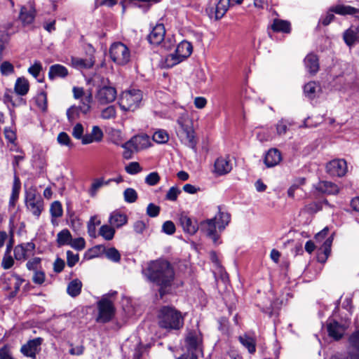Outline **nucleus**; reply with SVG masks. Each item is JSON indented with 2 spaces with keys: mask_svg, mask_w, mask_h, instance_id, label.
Instances as JSON below:
<instances>
[{
  "mask_svg": "<svg viewBox=\"0 0 359 359\" xmlns=\"http://www.w3.org/2000/svg\"><path fill=\"white\" fill-rule=\"evenodd\" d=\"M148 278L161 287L159 292L163 295L174 279V271L170 264L164 260L151 262L147 269Z\"/></svg>",
  "mask_w": 359,
  "mask_h": 359,
  "instance_id": "obj_1",
  "label": "nucleus"
},
{
  "mask_svg": "<svg viewBox=\"0 0 359 359\" xmlns=\"http://www.w3.org/2000/svg\"><path fill=\"white\" fill-rule=\"evenodd\" d=\"M175 128L177 136L182 144L196 151L198 139L194 128V123L187 113H182L177 119Z\"/></svg>",
  "mask_w": 359,
  "mask_h": 359,
  "instance_id": "obj_2",
  "label": "nucleus"
},
{
  "mask_svg": "<svg viewBox=\"0 0 359 359\" xmlns=\"http://www.w3.org/2000/svg\"><path fill=\"white\" fill-rule=\"evenodd\" d=\"M158 323L161 328L168 332L179 330L184 325V316L175 308L164 306L158 311Z\"/></svg>",
  "mask_w": 359,
  "mask_h": 359,
  "instance_id": "obj_3",
  "label": "nucleus"
},
{
  "mask_svg": "<svg viewBox=\"0 0 359 359\" xmlns=\"http://www.w3.org/2000/svg\"><path fill=\"white\" fill-rule=\"evenodd\" d=\"M142 100V91L137 89H131L125 90L121 94L118 104L123 111H133L139 107Z\"/></svg>",
  "mask_w": 359,
  "mask_h": 359,
  "instance_id": "obj_4",
  "label": "nucleus"
},
{
  "mask_svg": "<svg viewBox=\"0 0 359 359\" xmlns=\"http://www.w3.org/2000/svg\"><path fill=\"white\" fill-rule=\"evenodd\" d=\"M110 57L118 65L127 64L130 59V52L128 48L121 42L113 43L109 49Z\"/></svg>",
  "mask_w": 359,
  "mask_h": 359,
  "instance_id": "obj_5",
  "label": "nucleus"
},
{
  "mask_svg": "<svg viewBox=\"0 0 359 359\" xmlns=\"http://www.w3.org/2000/svg\"><path fill=\"white\" fill-rule=\"evenodd\" d=\"M117 92L116 88L110 85L109 80L97 87L95 99L100 104H107L115 100Z\"/></svg>",
  "mask_w": 359,
  "mask_h": 359,
  "instance_id": "obj_6",
  "label": "nucleus"
},
{
  "mask_svg": "<svg viewBox=\"0 0 359 359\" xmlns=\"http://www.w3.org/2000/svg\"><path fill=\"white\" fill-rule=\"evenodd\" d=\"M1 280L4 289L11 291L8 295L9 298H13L16 296L22 283L25 281L23 278L13 273L4 274Z\"/></svg>",
  "mask_w": 359,
  "mask_h": 359,
  "instance_id": "obj_7",
  "label": "nucleus"
},
{
  "mask_svg": "<svg viewBox=\"0 0 359 359\" xmlns=\"http://www.w3.org/2000/svg\"><path fill=\"white\" fill-rule=\"evenodd\" d=\"M99 314L97 320L100 323L110 321L115 313V307L111 301L103 297L97 303Z\"/></svg>",
  "mask_w": 359,
  "mask_h": 359,
  "instance_id": "obj_8",
  "label": "nucleus"
},
{
  "mask_svg": "<svg viewBox=\"0 0 359 359\" xmlns=\"http://www.w3.org/2000/svg\"><path fill=\"white\" fill-rule=\"evenodd\" d=\"M217 217H214L211 219L203 220L199 224L200 231L205 234L206 236L210 238L214 244L217 245L219 243V235L218 234L217 225L215 224V220Z\"/></svg>",
  "mask_w": 359,
  "mask_h": 359,
  "instance_id": "obj_9",
  "label": "nucleus"
},
{
  "mask_svg": "<svg viewBox=\"0 0 359 359\" xmlns=\"http://www.w3.org/2000/svg\"><path fill=\"white\" fill-rule=\"evenodd\" d=\"M349 346L347 354L334 355L332 359H359V331L353 333L348 339Z\"/></svg>",
  "mask_w": 359,
  "mask_h": 359,
  "instance_id": "obj_10",
  "label": "nucleus"
},
{
  "mask_svg": "<svg viewBox=\"0 0 359 359\" xmlns=\"http://www.w3.org/2000/svg\"><path fill=\"white\" fill-rule=\"evenodd\" d=\"M43 339L41 337H36L29 340L25 344L22 345L20 351L27 357L32 359H36V353L41 351V345Z\"/></svg>",
  "mask_w": 359,
  "mask_h": 359,
  "instance_id": "obj_11",
  "label": "nucleus"
},
{
  "mask_svg": "<svg viewBox=\"0 0 359 359\" xmlns=\"http://www.w3.org/2000/svg\"><path fill=\"white\" fill-rule=\"evenodd\" d=\"M327 172L332 176L342 177L347 171L346 162L344 159H334L326 165Z\"/></svg>",
  "mask_w": 359,
  "mask_h": 359,
  "instance_id": "obj_12",
  "label": "nucleus"
},
{
  "mask_svg": "<svg viewBox=\"0 0 359 359\" xmlns=\"http://www.w3.org/2000/svg\"><path fill=\"white\" fill-rule=\"evenodd\" d=\"M186 342L188 349L192 351L191 355H196L198 353L201 352L202 337L199 332H190L186 338Z\"/></svg>",
  "mask_w": 359,
  "mask_h": 359,
  "instance_id": "obj_13",
  "label": "nucleus"
},
{
  "mask_svg": "<svg viewBox=\"0 0 359 359\" xmlns=\"http://www.w3.org/2000/svg\"><path fill=\"white\" fill-rule=\"evenodd\" d=\"M147 139L142 137H134L130 139L129 141L126 142L125 144L122 145V147L125 149L123 153V156L126 159H130L133 157V150H138L141 147L139 146V144L142 141H147Z\"/></svg>",
  "mask_w": 359,
  "mask_h": 359,
  "instance_id": "obj_14",
  "label": "nucleus"
},
{
  "mask_svg": "<svg viewBox=\"0 0 359 359\" xmlns=\"http://www.w3.org/2000/svg\"><path fill=\"white\" fill-rule=\"evenodd\" d=\"M180 222L184 232L194 235L199 229V224L196 220H194L187 215L182 214L180 217Z\"/></svg>",
  "mask_w": 359,
  "mask_h": 359,
  "instance_id": "obj_15",
  "label": "nucleus"
},
{
  "mask_svg": "<svg viewBox=\"0 0 359 359\" xmlns=\"http://www.w3.org/2000/svg\"><path fill=\"white\" fill-rule=\"evenodd\" d=\"M165 34V27L163 24H157L148 36L150 43L154 45L160 44L164 39Z\"/></svg>",
  "mask_w": 359,
  "mask_h": 359,
  "instance_id": "obj_16",
  "label": "nucleus"
},
{
  "mask_svg": "<svg viewBox=\"0 0 359 359\" xmlns=\"http://www.w3.org/2000/svg\"><path fill=\"white\" fill-rule=\"evenodd\" d=\"M329 336L335 340H339L344 334V327L334 320H330L327 324Z\"/></svg>",
  "mask_w": 359,
  "mask_h": 359,
  "instance_id": "obj_17",
  "label": "nucleus"
},
{
  "mask_svg": "<svg viewBox=\"0 0 359 359\" xmlns=\"http://www.w3.org/2000/svg\"><path fill=\"white\" fill-rule=\"evenodd\" d=\"M104 134L100 128L97 126H93L91 133L86 134L82 140L83 144H89L93 142H100L102 140Z\"/></svg>",
  "mask_w": 359,
  "mask_h": 359,
  "instance_id": "obj_18",
  "label": "nucleus"
},
{
  "mask_svg": "<svg viewBox=\"0 0 359 359\" xmlns=\"http://www.w3.org/2000/svg\"><path fill=\"white\" fill-rule=\"evenodd\" d=\"M232 169V164L228 158L219 157L215 162V172L218 175L229 173Z\"/></svg>",
  "mask_w": 359,
  "mask_h": 359,
  "instance_id": "obj_19",
  "label": "nucleus"
},
{
  "mask_svg": "<svg viewBox=\"0 0 359 359\" xmlns=\"http://www.w3.org/2000/svg\"><path fill=\"white\" fill-rule=\"evenodd\" d=\"M318 191L326 194H337L339 189L337 184L332 182L320 181L316 185Z\"/></svg>",
  "mask_w": 359,
  "mask_h": 359,
  "instance_id": "obj_20",
  "label": "nucleus"
},
{
  "mask_svg": "<svg viewBox=\"0 0 359 359\" xmlns=\"http://www.w3.org/2000/svg\"><path fill=\"white\" fill-rule=\"evenodd\" d=\"M346 44L350 48L359 41V29L355 27H351L346 30L343 34Z\"/></svg>",
  "mask_w": 359,
  "mask_h": 359,
  "instance_id": "obj_21",
  "label": "nucleus"
},
{
  "mask_svg": "<svg viewBox=\"0 0 359 359\" xmlns=\"http://www.w3.org/2000/svg\"><path fill=\"white\" fill-rule=\"evenodd\" d=\"M215 217H217L215 224L217 225L218 231L222 232L230 222L231 215L227 212L222 211V208L218 206V213Z\"/></svg>",
  "mask_w": 359,
  "mask_h": 359,
  "instance_id": "obj_22",
  "label": "nucleus"
},
{
  "mask_svg": "<svg viewBox=\"0 0 359 359\" xmlns=\"http://www.w3.org/2000/svg\"><path fill=\"white\" fill-rule=\"evenodd\" d=\"M128 222V217L126 214L118 211H114L111 213L109 222L111 226L120 228L125 225Z\"/></svg>",
  "mask_w": 359,
  "mask_h": 359,
  "instance_id": "obj_23",
  "label": "nucleus"
},
{
  "mask_svg": "<svg viewBox=\"0 0 359 359\" xmlns=\"http://www.w3.org/2000/svg\"><path fill=\"white\" fill-rule=\"evenodd\" d=\"M304 65L307 71L311 74H316L319 70L318 58L315 54H308L304 59Z\"/></svg>",
  "mask_w": 359,
  "mask_h": 359,
  "instance_id": "obj_24",
  "label": "nucleus"
},
{
  "mask_svg": "<svg viewBox=\"0 0 359 359\" xmlns=\"http://www.w3.org/2000/svg\"><path fill=\"white\" fill-rule=\"evenodd\" d=\"M280 152L277 149H271L265 156L264 163L267 167H273L281 161Z\"/></svg>",
  "mask_w": 359,
  "mask_h": 359,
  "instance_id": "obj_25",
  "label": "nucleus"
},
{
  "mask_svg": "<svg viewBox=\"0 0 359 359\" xmlns=\"http://www.w3.org/2000/svg\"><path fill=\"white\" fill-rule=\"evenodd\" d=\"M230 0H219L214 10V18L216 20L221 19L229 10Z\"/></svg>",
  "mask_w": 359,
  "mask_h": 359,
  "instance_id": "obj_26",
  "label": "nucleus"
},
{
  "mask_svg": "<svg viewBox=\"0 0 359 359\" xmlns=\"http://www.w3.org/2000/svg\"><path fill=\"white\" fill-rule=\"evenodd\" d=\"M67 75V69L62 65L57 64L50 67L48 72V77L50 79H53L55 77L65 78Z\"/></svg>",
  "mask_w": 359,
  "mask_h": 359,
  "instance_id": "obj_27",
  "label": "nucleus"
},
{
  "mask_svg": "<svg viewBox=\"0 0 359 359\" xmlns=\"http://www.w3.org/2000/svg\"><path fill=\"white\" fill-rule=\"evenodd\" d=\"M29 89V83L27 79L25 77H19L17 79L15 83V92L21 96L27 94Z\"/></svg>",
  "mask_w": 359,
  "mask_h": 359,
  "instance_id": "obj_28",
  "label": "nucleus"
},
{
  "mask_svg": "<svg viewBox=\"0 0 359 359\" xmlns=\"http://www.w3.org/2000/svg\"><path fill=\"white\" fill-rule=\"evenodd\" d=\"M241 344L248 349L250 354L256 352V339L248 334H243L238 337Z\"/></svg>",
  "mask_w": 359,
  "mask_h": 359,
  "instance_id": "obj_29",
  "label": "nucleus"
},
{
  "mask_svg": "<svg viewBox=\"0 0 359 359\" xmlns=\"http://www.w3.org/2000/svg\"><path fill=\"white\" fill-rule=\"evenodd\" d=\"M192 50L193 48L191 43L183 41L177 45L175 52L181 57L180 58H182L184 60L191 54Z\"/></svg>",
  "mask_w": 359,
  "mask_h": 359,
  "instance_id": "obj_30",
  "label": "nucleus"
},
{
  "mask_svg": "<svg viewBox=\"0 0 359 359\" xmlns=\"http://www.w3.org/2000/svg\"><path fill=\"white\" fill-rule=\"evenodd\" d=\"M71 63L73 67L78 69H83L91 68L94 65L95 61L91 57L88 59L72 57Z\"/></svg>",
  "mask_w": 359,
  "mask_h": 359,
  "instance_id": "obj_31",
  "label": "nucleus"
},
{
  "mask_svg": "<svg viewBox=\"0 0 359 359\" xmlns=\"http://www.w3.org/2000/svg\"><path fill=\"white\" fill-rule=\"evenodd\" d=\"M271 27L276 32L290 33L291 31L290 23L280 19H275Z\"/></svg>",
  "mask_w": 359,
  "mask_h": 359,
  "instance_id": "obj_32",
  "label": "nucleus"
},
{
  "mask_svg": "<svg viewBox=\"0 0 359 359\" xmlns=\"http://www.w3.org/2000/svg\"><path fill=\"white\" fill-rule=\"evenodd\" d=\"M25 206L34 216L39 217L43 210V200H38L36 201L25 203Z\"/></svg>",
  "mask_w": 359,
  "mask_h": 359,
  "instance_id": "obj_33",
  "label": "nucleus"
},
{
  "mask_svg": "<svg viewBox=\"0 0 359 359\" xmlns=\"http://www.w3.org/2000/svg\"><path fill=\"white\" fill-rule=\"evenodd\" d=\"M19 18L23 25H29L32 23L34 20L35 10L34 8L27 10L25 6H22L20 10Z\"/></svg>",
  "mask_w": 359,
  "mask_h": 359,
  "instance_id": "obj_34",
  "label": "nucleus"
},
{
  "mask_svg": "<svg viewBox=\"0 0 359 359\" xmlns=\"http://www.w3.org/2000/svg\"><path fill=\"white\" fill-rule=\"evenodd\" d=\"M82 283L80 280L76 278L72 280L67 285V292L72 297H77L81 291Z\"/></svg>",
  "mask_w": 359,
  "mask_h": 359,
  "instance_id": "obj_35",
  "label": "nucleus"
},
{
  "mask_svg": "<svg viewBox=\"0 0 359 359\" xmlns=\"http://www.w3.org/2000/svg\"><path fill=\"white\" fill-rule=\"evenodd\" d=\"M331 12H334L339 15H353L358 13V9L351 6L346 5H337L330 10Z\"/></svg>",
  "mask_w": 359,
  "mask_h": 359,
  "instance_id": "obj_36",
  "label": "nucleus"
},
{
  "mask_svg": "<svg viewBox=\"0 0 359 359\" xmlns=\"http://www.w3.org/2000/svg\"><path fill=\"white\" fill-rule=\"evenodd\" d=\"M20 187L21 185L18 177H15L12 187V193L9 200V205L12 208L15 206V202L19 198Z\"/></svg>",
  "mask_w": 359,
  "mask_h": 359,
  "instance_id": "obj_37",
  "label": "nucleus"
},
{
  "mask_svg": "<svg viewBox=\"0 0 359 359\" xmlns=\"http://www.w3.org/2000/svg\"><path fill=\"white\" fill-rule=\"evenodd\" d=\"M111 179H109L107 181H104L103 178H97L94 180L90 188L88 190V194L91 197H95L97 195V191L104 185H108L110 182H111Z\"/></svg>",
  "mask_w": 359,
  "mask_h": 359,
  "instance_id": "obj_38",
  "label": "nucleus"
},
{
  "mask_svg": "<svg viewBox=\"0 0 359 359\" xmlns=\"http://www.w3.org/2000/svg\"><path fill=\"white\" fill-rule=\"evenodd\" d=\"M93 97L90 90H89L86 95L81 99V105L80 107L81 111L83 114H86L90 111L91 103L93 102Z\"/></svg>",
  "mask_w": 359,
  "mask_h": 359,
  "instance_id": "obj_39",
  "label": "nucleus"
},
{
  "mask_svg": "<svg viewBox=\"0 0 359 359\" xmlns=\"http://www.w3.org/2000/svg\"><path fill=\"white\" fill-rule=\"evenodd\" d=\"M72 241V235L68 229H63L57 235V243L58 246L69 245Z\"/></svg>",
  "mask_w": 359,
  "mask_h": 359,
  "instance_id": "obj_40",
  "label": "nucleus"
},
{
  "mask_svg": "<svg viewBox=\"0 0 359 359\" xmlns=\"http://www.w3.org/2000/svg\"><path fill=\"white\" fill-rule=\"evenodd\" d=\"M99 234L106 241H111L113 239L115 234L114 227L111 225H102L100 229Z\"/></svg>",
  "mask_w": 359,
  "mask_h": 359,
  "instance_id": "obj_41",
  "label": "nucleus"
},
{
  "mask_svg": "<svg viewBox=\"0 0 359 359\" xmlns=\"http://www.w3.org/2000/svg\"><path fill=\"white\" fill-rule=\"evenodd\" d=\"M43 199L41 195L37 192L35 188L31 187L25 191V203Z\"/></svg>",
  "mask_w": 359,
  "mask_h": 359,
  "instance_id": "obj_42",
  "label": "nucleus"
},
{
  "mask_svg": "<svg viewBox=\"0 0 359 359\" xmlns=\"http://www.w3.org/2000/svg\"><path fill=\"white\" fill-rule=\"evenodd\" d=\"M318 86L316 82H309L304 87V92L306 97L313 99L316 97Z\"/></svg>",
  "mask_w": 359,
  "mask_h": 359,
  "instance_id": "obj_43",
  "label": "nucleus"
},
{
  "mask_svg": "<svg viewBox=\"0 0 359 359\" xmlns=\"http://www.w3.org/2000/svg\"><path fill=\"white\" fill-rule=\"evenodd\" d=\"M178 55V54L175 51L173 53H170L168 55L165 60V66L167 67H172L173 66L179 64L182 62V58Z\"/></svg>",
  "mask_w": 359,
  "mask_h": 359,
  "instance_id": "obj_44",
  "label": "nucleus"
},
{
  "mask_svg": "<svg viewBox=\"0 0 359 359\" xmlns=\"http://www.w3.org/2000/svg\"><path fill=\"white\" fill-rule=\"evenodd\" d=\"M104 255L108 259L114 262H118L121 259V255L119 252L113 247L104 249Z\"/></svg>",
  "mask_w": 359,
  "mask_h": 359,
  "instance_id": "obj_45",
  "label": "nucleus"
},
{
  "mask_svg": "<svg viewBox=\"0 0 359 359\" xmlns=\"http://www.w3.org/2000/svg\"><path fill=\"white\" fill-rule=\"evenodd\" d=\"M37 107L43 112L47 110V95L45 92L39 93L36 97Z\"/></svg>",
  "mask_w": 359,
  "mask_h": 359,
  "instance_id": "obj_46",
  "label": "nucleus"
},
{
  "mask_svg": "<svg viewBox=\"0 0 359 359\" xmlns=\"http://www.w3.org/2000/svg\"><path fill=\"white\" fill-rule=\"evenodd\" d=\"M153 140L157 143L164 144L168 141L169 135L165 130H158L154 133Z\"/></svg>",
  "mask_w": 359,
  "mask_h": 359,
  "instance_id": "obj_47",
  "label": "nucleus"
},
{
  "mask_svg": "<svg viewBox=\"0 0 359 359\" xmlns=\"http://www.w3.org/2000/svg\"><path fill=\"white\" fill-rule=\"evenodd\" d=\"M100 224V221L95 216L91 217L88 222V233L91 238L96 237V226Z\"/></svg>",
  "mask_w": 359,
  "mask_h": 359,
  "instance_id": "obj_48",
  "label": "nucleus"
},
{
  "mask_svg": "<svg viewBox=\"0 0 359 359\" xmlns=\"http://www.w3.org/2000/svg\"><path fill=\"white\" fill-rule=\"evenodd\" d=\"M14 256L17 260H25L30 257L21 245H18L15 248Z\"/></svg>",
  "mask_w": 359,
  "mask_h": 359,
  "instance_id": "obj_49",
  "label": "nucleus"
},
{
  "mask_svg": "<svg viewBox=\"0 0 359 359\" xmlns=\"http://www.w3.org/2000/svg\"><path fill=\"white\" fill-rule=\"evenodd\" d=\"M124 200L127 203H132L136 201L137 193L133 188H127L123 192Z\"/></svg>",
  "mask_w": 359,
  "mask_h": 359,
  "instance_id": "obj_50",
  "label": "nucleus"
},
{
  "mask_svg": "<svg viewBox=\"0 0 359 359\" xmlns=\"http://www.w3.org/2000/svg\"><path fill=\"white\" fill-rule=\"evenodd\" d=\"M57 142L62 146H67L68 147H72L73 144L67 133L61 132L58 134L57 137Z\"/></svg>",
  "mask_w": 359,
  "mask_h": 359,
  "instance_id": "obj_51",
  "label": "nucleus"
},
{
  "mask_svg": "<svg viewBox=\"0 0 359 359\" xmlns=\"http://www.w3.org/2000/svg\"><path fill=\"white\" fill-rule=\"evenodd\" d=\"M50 212L53 217H60L62 215V205L59 201H54L51 205Z\"/></svg>",
  "mask_w": 359,
  "mask_h": 359,
  "instance_id": "obj_52",
  "label": "nucleus"
},
{
  "mask_svg": "<svg viewBox=\"0 0 359 359\" xmlns=\"http://www.w3.org/2000/svg\"><path fill=\"white\" fill-rule=\"evenodd\" d=\"M80 107L72 106L67 111V116L70 122L74 121L79 116Z\"/></svg>",
  "mask_w": 359,
  "mask_h": 359,
  "instance_id": "obj_53",
  "label": "nucleus"
},
{
  "mask_svg": "<svg viewBox=\"0 0 359 359\" xmlns=\"http://www.w3.org/2000/svg\"><path fill=\"white\" fill-rule=\"evenodd\" d=\"M84 128L81 123H76L72 129V135L76 140H82L84 137L83 135Z\"/></svg>",
  "mask_w": 359,
  "mask_h": 359,
  "instance_id": "obj_54",
  "label": "nucleus"
},
{
  "mask_svg": "<svg viewBox=\"0 0 359 359\" xmlns=\"http://www.w3.org/2000/svg\"><path fill=\"white\" fill-rule=\"evenodd\" d=\"M0 71L3 75L8 76L14 72V67L11 62L5 61L1 65Z\"/></svg>",
  "mask_w": 359,
  "mask_h": 359,
  "instance_id": "obj_55",
  "label": "nucleus"
},
{
  "mask_svg": "<svg viewBox=\"0 0 359 359\" xmlns=\"http://www.w3.org/2000/svg\"><path fill=\"white\" fill-rule=\"evenodd\" d=\"M116 111L114 106H109L102 111L101 116L104 119H110L116 116Z\"/></svg>",
  "mask_w": 359,
  "mask_h": 359,
  "instance_id": "obj_56",
  "label": "nucleus"
},
{
  "mask_svg": "<svg viewBox=\"0 0 359 359\" xmlns=\"http://www.w3.org/2000/svg\"><path fill=\"white\" fill-rule=\"evenodd\" d=\"M288 122L286 120L281 119L276 125V133L278 135H285L287 130Z\"/></svg>",
  "mask_w": 359,
  "mask_h": 359,
  "instance_id": "obj_57",
  "label": "nucleus"
},
{
  "mask_svg": "<svg viewBox=\"0 0 359 359\" xmlns=\"http://www.w3.org/2000/svg\"><path fill=\"white\" fill-rule=\"evenodd\" d=\"M159 180L160 176L156 172L149 173L145 178V182L150 186L156 185L158 183Z\"/></svg>",
  "mask_w": 359,
  "mask_h": 359,
  "instance_id": "obj_58",
  "label": "nucleus"
},
{
  "mask_svg": "<svg viewBox=\"0 0 359 359\" xmlns=\"http://www.w3.org/2000/svg\"><path fill=\"white\" fill-rule=\"evenodd\" d=\"M125 169L126 171L130 175H135L142 170V168L137 162L130 163L128 165L126 166Z\"/></svg>",
  "mask_w": 359,
  "mask_h": 359,
  "instance_id": "obj_59",
  "label": "nucleus"
},
{
  "mask_svg": "<svg viewBox=\"0 0 359 359\" xmlns=\"http://www.w3.org/2000/svg\"><path fill=\"white\" fill-rule=\"evenodd\" d=\"M79 259L78 254H74L70 250L67 252V262L69 267H73L79 262Z\"/></svg>",
  "mask_w": 359,
  "mask_h": 359,
  "instance_id": "obj_60",
  "label": "nucleus"
},
{
  "mask_svg": "<svg viewBox=\"0 0 359 359\" xmlns=\"http://www.w3.org/2000/svg\"><path fill=\"white\" fill-rule=\"evenodd\" d=\"M160 207L151 203L147 205V214L151 217H156L159 215Z\"/></svg>",
  "mask_w": 359,
  "mask_h": 359,
  "instance_id": "obj_61",
  "label": "nucleus"
},
{
  "mask_svg": "<svg viewBox=\"0 0 359 359\" xmlns=\"http://www.w3.org/2000/svg\"><path fill=\"white\" fill-rule=\"evenodd\" d=\"M162 231L168 235H172L175 232V226L172 221H166L163 224Z\"/></svg>",
  "mask_w": 359,
  "mask_h": 359,
  "instance_id": "obj_62",
  "label": "nucleus"
},
{
  "mask_svg": "<svg viewBox=\"0 0 359 359\" xmlns=\"http://www.w3.org/2000/svg\"><path fill=\"white\" fill-rule=\"evenodd\" d=\"M85 244H86V242L83 238H74V239L72 238V241L70 242L69 245L72 248H74L76 250H81L85 248Z\"/></svg>",
  "mask_w": 359,
  "mask_h": 359,
  "instance_id": "obj_63",
  "label": "nucleus"
},
{
  "mask_svg": "<svg viewBox=\"0 0 359 359\" xmlns=\"http://www.w3.org/2000/svg\"><path fill=\"white\" fill-rule=\"evenodd\" d=\"M0 359H14L8 346H4L0 348Z\"/></svg>",
  "mask_w": 359,
  "mask_h": 359,
  "instance_id": "obj_64",
  "label": "nucleus"
}]
</instances>
